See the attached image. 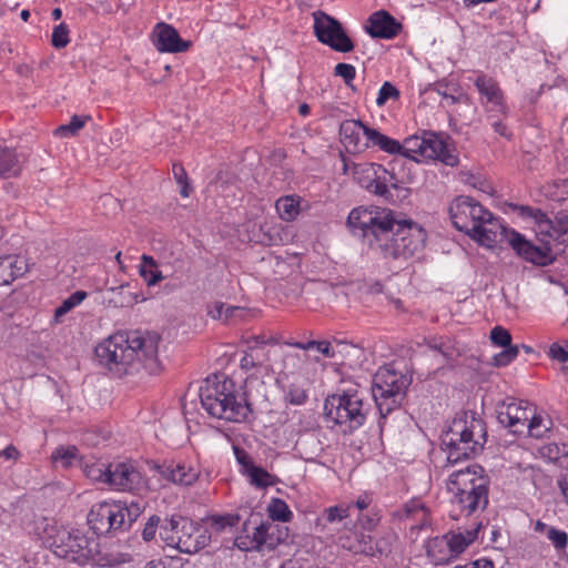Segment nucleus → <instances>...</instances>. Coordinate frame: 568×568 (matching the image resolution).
Returning <instances> with one entry per match:
<instances>
[{"mask_svg": "<svg viewBox=\"0 0 568 568\" xmlns=\"http://www.w3.org/2000/svg\"><path fill=\"white\" fill-rule=\"evenodd\" d=\"M511 231L487 210L470 237L480 245L494 247L504 240L508 242Z\"/></svg>", "mask_w": 568, "mask_h": 568, "instance_id": "nucleus-15", "label": "nucleus"}, {"mask_svg": "<svg viewBox=\"0 0 568 568\" xmlns=\"http://www.w3.org/2000/svg\"><path fill=\"white\" fill-rule=\"evenodd\" d=\"M426 555L428 559L436 566L446 565L454 560L450 548L445 535L432 538L426 545Z\"/></svg>", "mask_w": 568, "mask_h": 568, "instance_id": "nucleus-30", "label": "nucleus"}, {"mask_svg": "<svg viewBox=\"0 0 568 568\" xmlns=\"http://www.w3.org/2000/svg\"><path fill=\"white\" fill-rule=\"evenodd\" d=\"M139 273L148 286L155 285L164 278L162 273L158 270L155 260L152 256L145 254H143L141 257Z\"/></svg>", "mask_w": 568, "mask_h": 568, "instance_id": "nucleus-36", "label": "nucleus"}, {"mask_svg": "<svg viewBox=\"0 0 568 568\" xmlns=\"http://www.w3.org/2000/svg\"><path fill=\"white\" fill-rule=\"evenodd\" d=\"M90 120V115H73L69 123L58 126L54 134L60 138L75 136Z\"/></svg>", "mask_w": 568, "mask_h": 568, "instance_id": "nucleus-39", "label": "nucleus"}, {"mask_svg": "<svg viewBox=\"0 0 568 568\" xmlns=\"http://www.w3.org/2000/svg\"><path fill=\"white\" fill-rule=\"evenodd\" d=\"M312 17L314 34L321 43L337 52L353 51L354 43L337 19L322 10L314 11Z\"/></svg>", "mask_w": 568, "mask_h": 568, "instance_id": "nucleus-12", "label": "nucleus"}, {"mask_svg": "<svg viewBox=\"0 0 568 568\" xmlns=\"http://www.w3.org/2000/svg\"><path fill=\"white\" fill-rule=\"evenodd\" d=\"M454 568H495L490 559L480 558L466 565H457Z\"/></svg>", "mask_w": 568, "mask_h": 568, "instance_id": "nucleus-64", "label": "nucleus"}, {"mask_svg": "<svg viewBox=\"0 0 568 568\" xmlns=\"http://www.w3.org/2000/svg\"><path fill=\"white\" fill-rule=\"evenodd\" d=\"M542 455L548 457L551 462L558 464L560 467V475L557 479L558 487L560 488L561 495L568 503V450L562 445L560 448L558 445H548L542 448Z\"/></svg>", "mask_w": 568, "mask_h": 568, "instance_id": "nucleus-25", "label": "nucleus"}, {"mask_svg": "<svg viewBox=\"0 0 568 568\" xmlns=\"http://www.w3.org/2000/svg\"><path fill=\"white\" fill-rule=\"evenodd\" d=\"M504 348V351L493 357L491 364L496 367L508 365L517 357L519 353L518 346H509Z\"/></svg>", "mask_w": 568, "mask_h": 568, "instance_id": "nucleus-49", "label": "nucleus"}, {"mask_svg": "<svg viewBox=\"0 0 568 568\" xmlns=\"http://www.w3.org/2000/svg\"><path fill=\"white\" fill-rule=\"evenodd\" d=\"M52 459L54 463L61 464L63 468H68L75 464L80 465V459L83 457L79 455V449L75 446H60L52 453Z\"/></svg>", "mask_w": 568, "mask_h": 568, "instance_id": "nucleus-38", "label": "nucleus"}, {"mask_svg": "<svg viewBox=\"0 0 568 568\" xmlns=\"http://www.w3.org/2000/svg\"><path fill=\"white\" fill-rule=\"evenodd\" d=\"M141 478L140 473L130 463L110 464L108 485L121 490H131Z\"/></svg>", "mask_w": 568, "mask_h": 568, "instance_id": "nucleus-21", "label": "nucleus"}, {"mask_svg": "<svg viewBox=\"0 0 568 568\" xmlns=\"http://www.w3.org/2000/svg\"><path fill=\"white\" fill-rule=\"evenodd\" d=\"M486 211L479 202L465 195L455 197L448 209L453 225L469 237Z\"/></svg>", "mask_w": 568, "mask_h": 568, "instance_id": "nucleus-13", "label": "nucleus"}, {"mask_svg": "<svg viewBox=\"0 0 568 568\" xmlns=\"http://www.w3.org/2000/svg\"><path fill=\"white\" fill-rule=\"evenodd\" d=\"M367 130L369 126L361 120H345L339 126L341 141L346 149L359 152L368 148Z\"/></svg>", "mask_w": 568, "mask_h": 568, "instance_id": "nucleus-20", "label": "nucleus"}, {"mask_svg": "<svg viewBox=\"0 0 568 568\" xmlns=\"http://www.w3.org/2000/svg\"><path fill=\"white\" fill-rule=\"evenodd\" d=\"M80 467L83 474L91 480L106 484L110 470V464L100 460L80 459Z\"/></svg>", "mask_w": 568, "mask_h": 568, "instance_id": "nucleus-35", "label": "nucleus"}, {"mask_svg": "<svg viewBox=\"0 0 568 568\" xmlns=\"http://www.w3.org/2000/svg\"><path fill=\"white\" fill-rule=\"evenodd\" d=\"M174 178L179 185H181L180 194L183 197H187L191 193V186L187 182V174L181 164H173L172 168Z\"/></svg>", "mask_w": 568, "mask_h": 568, "instance_id": "nucleus-51", "label": "nucleus"}, {"mask_svg": "<svg viewBox=\"0 0 568 568\" xmlns=\"http://www.w3.org/2000/svg\"><path fill=\"white\" fill-rule=\"evenodd\" d=\"M487 120L489 121L490 125L493 126L496 133L507 139H510L511 135L508 133L507 126L501 122L500 119H496L494 115H488Z\"/></svg>", "mask_w": 568, "mask_h": 568, "instance_id": "nucleus-63", "label": "nucleus"}, {"mask_svg": "<svg viewBox=\"0 0 568 568\" xmlns=\"http://www.w3.org/2000/svg\"><path fill=\"white\" fill-rule=\"evenodd\" d=\"M456 505L460 510H466L467 515L473 514L477 509H484L488 504V487H483L478 484L476 487H470L469 490H455Z\"/></svg>", "mask_w": 568, "mask_h": 568, "instance_id": "nucleus-23", "label": "nucleus"}, {"mask_svg": "<svg viewBox=\"0 0 568 568\" xmlns=\"http://www.w3.org/2000/svg\"><path fill=\"white\" fill-rule=\"evenodd\" d=\"M28 271L23 256L17 254L0 255V285H8Z\"/></svg>", "mask_w": 568, "mask_h": 568, "instance_id": "nucleus-26", "label": "nucleus"}, {"mask_svg": "<svg viewBox=\"0 0 568 568\" xmlns=\"http://www.w3.org/2000/svg\"><path fill=\"white\" fill-rule=\"evenodd\" d=\"M374 174L375 178L367 183L366 190L375 195L388 200L392 196L390 190L386 186L382 178L378 175V171L374 170Z\"/></svg>", "mask_w": 568, "mask_h": 568, "instance_id": "nucleus-46", "label": "nucleus"}, {"mask_svg": "<svg viewBox=\"0 0 568 568\" xmlns=\"http://www.w3.org/2000/svg\"><path fill=\"white\" fill-rule=\"evenodd\" d=\"M568 233V213L558 212L552 220V225L548 227L547 235L556 241L564 243V236Z\"/></svg>", "mask_w": 568, "mask_h": 568, "instance_id": "nucleus-41", "label": "nucleus"}, {"mask_svg": "<svg viewBox=\"0 0 568 568\" xmlns=\"http://www.w3.org/2000/svg\"><path fill=\"white\" fill-rule=\"evenodd\" d=\"M248 478L250 484L256 488L263 489L276 484V477L270 474L263 467L254 465L251 469L244 475Z\"/></svg>", "mask_w": 568, "mask_h": 568, "instance_id": "nucleus-37", "label": "nucleus"}, {"mask_svg": "<svg viewBox=\"0 0 568 568\" xmlns=\"http://www.w3.org/2000/svg\"><path fill=\"white\" fill-rule=\"evenodd\" d=\"M526 404L524 400L515 399L508 404L503 403L497 409L498 422L514 434H521L532 412Z\"/></svg>", "mask_w": 568, "mask_h": 568, "instance_id": "nucleus-16", "label": "nucleus"}, {"mask_svg": "<svg viewBox=\"0 0 568 568\" xmlns=\"http://www.w3.org/2000/svg\"><path fill=\"white\" fill-rule=\"evenodd\" d=\"M426 242L425 230L410 219H403L396 229V235L389 244H384L385 258L407 260L420 252Z\"/></svg>", "mask_w": 568, "mask_h": 568, "instance_id": "nucleus-11", "label": "nucleus"}, {"mask_svg": "<svg viewBox=\"0 0 568 568\" xmlns=\"http://www.w3.org/2000/svg\"><path fill=\"white\" fill-rule=\"evenodd\" d=\"M260 525L263 534L264 548L268 551L276 549L278 545L288 540V527L267 520L261 521Z\"/></svg>", "mask_w": 568, "mask_h": 568, "instance_id": "nucleus-29", "label": "nucleus"}, {"mask_svg": "<svg viewBox=\"0 0 568 568\" xmlns=\"http://www.w3.org/2000/svg\"><path fill=\"white\" fill-rule=\"evenodd\" d=\"M235 458L241 466V473L245 475L255 464L246 450L239 446L233 447Z\"/></svg>", "mask_w": 568, "mask_h": 568, "instance_id": "nucleus-57", "label": "nucleus"}, {"mask_svg": "<svg viewBox=\"0 0 568 568\" xmlns=\"http://www.w3.org/2000/svg\"><path fill=\"white\" fill-rule=\"evenodd\" d=\"M69 28L65 23H60L54 27L51 43L57 49L65 48L69 43Z\"/></svg>", "mask_w": 568, "mask_h": 568, "instance_id": "nucleus-48", "label": "nucleus"}, {"mask_svg": "<svg viewBox=\"0 0 568 568\" xmlns=\"http://www.w3.org/2000/svg\"><path fill=\"white\" fill-rule=\"evenodd\" d=\"M400 95L399 90L390 82L386 81L383 83L378 91L376 104L383 106L388 100H397Z\"/></svg>", "mask_w": 568, "mask_h": 568, "instance_id": "nucleus-45", "label": "nucleus"}, {"mask_svg": "<svg viewBox=\"0 0 568 568\" xmlns=\"http://www.w3.org/2000/svg\"><path fill=\"white\" fill-rule=\"evenodd\" d=\"M486 442V424L473 412L457 414L442 435V446L450 464L476 457L483 452Z\"/></svg>", "mask_w": 568, "mask_h": 568, "instance_id": "nucleus-2", "label": "nucleus"}, {"mask_svg": "<svg viewBox=\"0 0 568 568\" xmlns=\"http://www.w3.org/2000/svg\"><path fill=\"white\" fill-rule=\"evenodd\" d=\"M424 506L418 500H410L405 504L402 510L398 511L399 518H410L417 511H422Z\"/></svg>", "mask_w": 568, "mask_h": 568, "instance_id": "nucleus-61", "label": "nucleus"}, {"mask_svg": "<svg viewBox=\"0 0 568 568\" xmlns=\"http://www.w3.org/2000/svg\"><path fill=\"white\" fill-rule=\"evenodd\" d=\"M484 468L479 465L467 466L465 469H459L449 475L448 489L455 490H469L470 487H476L478 484H483V487L487 486V479L483 476Z\"/></svg>", "mask_w": 568, "mask_h": 568, "instance_id": "nucleus-22", "label": "nucleus"}, {"mask_svg": "<svg viewBox=\"0 0 568 568\" xmlns=\"http://www.w3.org/2000/svg\"><path fill=\"white\" fill-rule=\"evenodd\" d=\"M324 516L328 523L341 521L342 519L348 517V508L342 506H333L325 509Z\"/></svg>", "mask_w": 568, "mask_h": 568, "instance_id": "nucleus-59", "label": "nucleus"}, {"mask_svg": "<svg viewBox=\"0 0 568 568\" xmlns=\"http://www.w3.org/2000/svg\"><path fill=\"white\" fill-rule=\"evenodd\" d=\"M324 414L328 420L344 426V432H353L364 425L366 410L364 396L357 388H348L326 397Z\"/></svg>", "mask_w": 568, "mask_h": 568, "instance_id": "nucleus-7", "label": "nucleus"}, {"mask_svg": "<svg viewBox=\"0 0 568 568\" xmlns=\"http://www.w3.org/2000/svg\"><path fill=\"white\" fill-rule=\"evenodd\" d=\"M474 84L480 95L484 97L488 103H491L498 113H506L503 92L498 83L493 78L480 73L474 81Z\"/></svg>", "mask_w": 568, "mask_h": 568, "instance_id": "nucleus-27", "label": "nucleus"}, {"mask_svg": "<svg viewBox=\"0 0 568 568\" xmlns=\"http://www.w3.org/2000/svg\"><path fill=\"white\" fill-rule=\"evenodd\" d=\"M87 292L84 291H75L68 298H65L60 306H58L54 311V320L55 322H60L61 318L68 314L72 308L78 306L82 301L87 297Z\"/></svg>", "mask_w": 568, "mask_h": 568, "instance_id": "nucleus-42", "label": "nucleus"}, {"mask_svg": "<svg viewBox=\"0 0 568 568\" xmlns=\"http://www.w3.org/2000/svg\"><path fill=\"white\" fill-rule=\"evenodd\" d=\"M508 244L518 256L536 265L546 266L552 263L551 248L549 243L535 245L517 231H511Z\"/></svg>", "mask_w": 568, "mask_h": 568, "instance_id": "nucleus-14", "label": "nucleus"}, {"mask_svg": "<svg viewBox=\"0 0 568 568\" xmlns=\"http://www.w3.org/2000/svg\"><path fill=\"white\" fill-rule=\"evenodd\" d=\"M307 397L306 390L296 384H291L285 394V399L290 404L297 406L303 405L307 400Z\"/></svg>", "mask_w": 568, "mask_h": 568, "instance_id": "nucleus-50", "label": "nucleus"}, {"mask_svg": "<svg viewBox=\"0 0 568 568\" xmlns=\"http://www.w3.org/2000/svg\"><path fill=\"white\" fill-rule=\"evenodd\" d=\"M144 506L139 500L103 501L94 505L88 514V524L97 535L125 531L141 516Z\"/></svg>", "mask_w": 568, "mask_h": 568, "instance_id": "nucleus-6", "label": "nucleus"}, {"mask_svg": "<svg viewBox=\"0 0 568 568\" xmlns=\"http://www.w3.org/2000/svg\"><path fill=\"white\" fill-rule=\"evenodd\" d=\"M21 171V161L14 150L0 144V175L16 176Z\"/></svg>", "mask_w": 568, "mask_h": 568, "instance_id": "nucleus-32", "label": "nucleus"}, {"mask_svg": "<svg viewBox=\"0 0 568 568\" xmlns=\"http://www.w3.org/2000/svg\"><path fill=\"white\" fill-rule=\"evenodd\" d=\"M91 558L101 568H116L132 561L130 554L111 548L93 549V557Z\"/></svg>", "mask_w": 568, "mask_h": 568, "instance_id": "nucleus-31", "label": "nucleus"}, {"mask_svg": "<svg viewBox=\"0 0 568 568\" xmlns=\"http://www.w3.org/2000/svg\"><path fill=\"white\" fill-rule=\"evenodd\" d=\"M251 524V518L243 523L241 532L234 539V546L244 552H261L265 549L261 525H255L250 531Z\"/></svg>", "mask_w": 568, "mask_h": 568, "instance_id": "nucleus-24", "label": "nucleus"}, {"mask_svg": "<svg viewBox=\"0 0 568 568\" xmlns=\"http://www.w3.org/2000/svg\"><path fill=\"white\" fill-rule=\"evenodd\" d=\"M334 73L335 75L341 77L349 89H352L353 91L356 90L355 87L353 85V81L356 75V70L354 65L348 63H337L335 65Z\"/></svg>", "mask_w": 568, "mask_h": 568, "instance_id": "nucleus-47", "label": "nucleus"}, {"mask_svg": "<svg viewBox=\"0 0 568 568\" xmlns=\"http://www.w3.org/2000/svg\"><path fill=\"white\" fill-rule=\"evenodd\" d=\"M481 528V523H477L476 527L473 529H466L464 532H455L448 531L445 534L447 538L450 552L456 559L459 555H462L469 545H471L478 537V531Z\"/></svg>", "mask_w": 568, "mask_h": 568, "instance_id": "nucleus-28", "label": "nucleus"}, {"mask_svg": "<svg viewBox=\"0 0 568 568\" xmlns=\"http://www.w3.org/2000/svg\"><path fill=\"white\" fill-rule=\"evenodd\" d=\"M129 287V284H121L118 287H111L108 290V293L111 294V297L108 300L109 305L114 307H125L131 305L135 298L125 294V290Z\"/></svg>", "mask_w": 568, "mask_h": 568, "instance_id": "nucleus-43", "label": "nucleus"}, {"mask_svg": "<svg viewBox=\"0 0 568 568\" xmlns=\"http://www.w3.org/2000/svg\"><path fill=\"white\" fill-rule=\"evenodd\" d=\"M541 417L535 416L532 412L530 413V417L528 422L526 423V427L528 429V433L532 437H540L542 435V432L539 427L541 424Z\"/></svg>", "mask_w": 568, "mask_h": 568, "instance_id": "nucleus-62", "label": "nucleus"}, {"mask_svg": "<svg viewBox=\"0 0 568 568\" xmlns=\"http://www.w3.org/2000/svg\"><path fill=\"white\" fill-rule=\"evenodd\" d=\"M219 375L209 376L200 387V400L207 414L227 422H243L247 418L251 405L236 399L231 379Z\"/></svg>", "mask_w": 568, "mask_h": 568, "instance_id": "nucleus-4", "label": "nucleus"}, {"mask_svg": "<svg viewBox=\"0 0 568 568\" xmlns=\"http://www.w3.org/2000/svg\"><path fill=\"white\" fill-rule=\"evenodd\" d=\"M275 209L283 221H294L301 212V197L297 195H285L275 202Z\"/></svg>", "mask_w": 568, "mask_h": 568, "instance_id": "nucleus-33", "label": "nucleus"}, {"mask_svg": "<svg viewBox=\"0 0 568 568\" xmlns=\"http://www.w3.org/2000/svg\"><path fill=\"white\" fill-rule=\"evenodd\" d=\"M268 517L272 521L287 523L293 514L287 504L281 498H273L267 507Z\"/></svg>", "mask_w": 568, "mask_h": 568, "instance_id": "nucleus-40", "label": "nucleus"}, {"mask_svg": "<svg viewBox=\"0 0 568 568\" xmlns=\"http://www.w3.org/2000/svg\"><path fill=\"white\" fill-rule=\"evenodd\" d=\"M152 41L160 52L180 53L191 47L190 41H184L178 30L165 22H159L153 29Z\"/></svg>", "mask_w": 568, "mask_h": 568, "instance_id": "nucleus-17", "label": "nucleus"}, {"mask_svg": "<svg viewBox=\"0 0 568 568\" xmlns=\"http://www.w3.org/2000/svg\"><path fill=\"white\" fill-rule=\"evenodd\" d=\"M241 520L239 514L213 515L209 518L211 527L220 532L227 527H235Z\"/></svg>", "mask_w": 568, "mask_h": 568, "instance_id": "nucleus-44", "label": "nucleus"}, {"mask_svg": "<svg viewBox=\"0 0 568 568\" xmlns=\"http://www.w3.org/2000/svg\"><path fill=\"white\" fill-rule=\"evenodd\" d=\"M490 339L495 345L500 347L513 346L510 333L501 326H496L490 331Z\"/></svg>", "mask_w": 568, "mask_h": 568, "instance_id": "nucleus-52", "label": "nucleus"}, {"mask_svg": "<svg viewBox=\"0 0 568 568\" xmlns=\"http://www.w3.org/2000/svg\"><path fill=\"white\" fill-rule=\"evenodd\" d=\"M367 143L369 146H378L382 151L389 154H396L402 151V145L397 140L382 134L376 129L367 130Z\"/></svg>", "mask_w": 568, "mask_h": 568, "instance_id": "nucleus-34", "label": "nucleus"}, {"mask_svg": "<svg viewBox=\"0 0 568 568\" xmlns=\"http://www.w3.org/2000/svg\"><path fill=\"white\" fill-rule=\"evenodd\" d=\"M161 518L158 515H152L145 523L142 530V538L149 542L155 538L158 528L161 527Z\"/></svg>", "mask_w": 568, "mask_h": 568, "instance_id": "nucleus-54", "label": "nucleus"}, {"mask_svg": "<svg viewBox=\"0 0 568 568\" xmlns=\"http://www.w3.org/2000/svg\"><path fill=\"white\" fill-rule=\"evenodd\" d=\"M547 537L557 550H562L567 547L568 535L566 531L559 530L555 527H549L547 530Z\"/></svg>", "mask_w": 568, "mask_h": 568, "instance_id": "nucleus-53", "label": "nucleus"}, {"mask_svg": "<svg viewBox=\"0 0 568 568\" xmlns=\"http://www.w3.org/2000/svg\"><path fill=\"white\" fill-rule=\"evenodd\" d=\"M525 210L536 220L540 232L547 234L548 227L552 225V220L540 209H531L527 206Z\"/></svg>", "mask_w": 568, "mask_h": 568, "instance_id": "nucleus-55", "label": "nucleus"}, {"mask_svg": "<svg viewBox=\"0 0 568 568\" xmlns=\"http://www.w3.org/2000/svg\"><path fill=\"white\" fill-rule=\"evenodd\" d=\"M412 382L409 373L397 371L393 365L377 369L373 376L372 394L382 419L403 404Z\"/></svg>", "mask_w": 568, "mask_h": 568, "instance_id": "nucleus-5", "label": "nucleus"}, {"mask_svg": "<svg viewBox=\"0 0 568 568\" xmlns=\"http://www.w3.org/2000/svg\"><path fill=\"white\" fill-rule=\"evenodd\" d=\"M47 542L57 557L68 561L85 565L93 557L94 540L79 529H52L47 536Z\"/></svg>", "mask_w": 568, "mask_h": 568, "instance_id": "nucleus-10", "label": "nucleus"}, {"mask_svg": "<svg viewBox=\"0 0 568 568\" xmlns=\"http://www.w3.org/2000/svg\"><path fill=\"white\" fill-rule=\"evenodd\" d=\"M160 536L168 545L175 546L185 554L197 552L207 545L210 539L199 524L179 515H173L162 523Z\"/></svg>", "mask_w": 568, "mask_h": 568, "instance_id": "nucleus-8", "label": "nucleus"}, {"mask_svg": "<svg viewBox=\"0 0 568 568\" xmlns=\"http://www.w3.org/2000/svg\"><path fill=\"white\" fill-rule=\"evenodd\" d=\"M152 469L156 470L168 481L183 486L194 484L200 475L196 468L175 460L153 462Z\"/></svg>", "mask_w": 568, "mask_h": 568, "instance_id": "nucleus-18", "label": "nucleus"}, {"mask_svg": "<svg viewBox=\"0 0 568 568\" xmlns=\"http://www.w3.org/2000/svg\"><path fill=\"white\" fill-rule=\"evenodd\" d=\"M262 359L257 354H254V352L250 351L246 352L245 355L241 358V367L243 369L250 371L254 367L261 366Z\"/></svg>", "mask_w": 568, "mask_h": 568, "instance_id": "nucleus-60", "label": "nucleus"}, {"mask_svg": "<svg viewBox=\"0 0 568 568\" xmlns=\"http://www.w3.org/2000/svg\"><path fill=\"white\" fill-rule=\"evenodd\" d=\"M400 29V23L385 10L372 13L365 26L366 32L371 37L378 39H393L398 34Z\"/></svg>", "mask_w": 568, "mask_h": 568, "instance_id": "nucleus-19", "label": "nucleus"}, {"mask_svg": "<svg viewBox=\"0 0 568 568\" xmlns=\"http://www.w3.org/2000/svg\"><path fill=\"white\" fill-rule=\"evenodd\" d=\"M549 356L560 363L568 362V341L552 343L549 347Z\"/></svg>", "mask_w": 568, "mask_h": 568, "instance_id": "nucleus-56", "label": "nucleus"}, {"mask_svg": "<svg viewBox=\"0 0 568 568\" xmlns=\"http://www.w3.org/2000/svg\"><path fill=\"white\" fill-rule=\"evenodd\" d=\"M400 145L399 154L410 160L418 161L417 156H422L438 160L449 166H456L459 162L455 146L435 133H425L424 136L412 135Z\"/></svg>", "mask_w": 568, "mask_h": 568, "instance_id": "nucleus-9", "label": "nucleus"}, {"mask_svg": "<svg viewBox=\"0 0 568 568\" xmlns=\"http://www.w3.org/2000/svg\"><path fill=\"white\" fill-rule=\"evenodd\" d=\"M161 337L155 332H119L95 347L100 363L119 375L126 374L130 367L141 364L151 375L162 371L158 357Z\"/></svg>", "mask_w": 568, "mask_h": 568, "instance_id": "nucleus-1", "label": "nucleus"}, {"mask_svg": "<svg viewBox=\"0 0 568 568\" xmlns=\"http://www.w3.org/2000/svg\"><path fill=\"white\" fill-rule=\"evenodd\" d=\"M403 213L390 209L371 206L353 209L347 226L354 235L362 236L368 245L384 254V244H389L403 221Z\"/></svg>", "mask_w": 568, "mask_h": 568, "instance_id": "nucleus-3", "label": "nucleus"}, {"mask_svg": "<svg viewBox=\"0 0 568 568\" xmlns=\"http://www.w3.org/2000/svg\"><path fill=\"white\" fill-rule=\"evenodd\" d=\"M375 171H378V175L382 178L384 183L388 189H400V182L396 178L395 173L389 172L388 170L384 169L382 165H372Z\"/></svg>", "mask_w": 568, "mask_h": 568, "instance_id": "nucleus-58", "label": "nucleus"}]
</instances>
